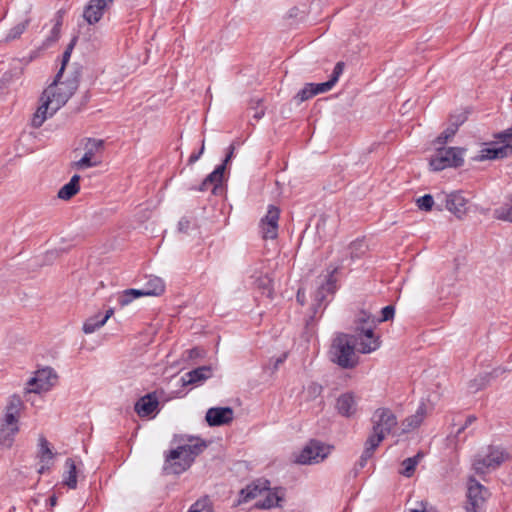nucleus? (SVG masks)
I'll return each instance as SVG.
<instances>
[{
	"label": "nucleus",
	"instance_id": "f8f14e48",
	"mask_svg": "<svg viewBox=\"0 0 512 512\" xmlns=\"http://www.w3.org/2000/svg\"><path fill=\"white\" fill-rule=\"evenodd\" d=\"M280 210L276 206H269L265 217L261 220V232L264 239H275L278 236V220Z\"/></svg>",
	"mask_w": 512,
	"mask_h": 512
},
{
	"label": "nucleus",
	"instance_id": "f03ea898",
	"mask_svg": "<svg viewBox=\"0 0 512 512\" xmlns=\"http://www.w3.org/2000/svg\"><path fill=\"white\" fill-rule=\"evenodd\" d=\"M357 345L353 341L351 334L340 333L332 342L330 348V358L332 362L344 369L354 368L358 363V357L355 353Z\"/></svg>",
	"mask_w": 512,
	"mask_h": 512
},
{
	"label": "nucleus",
	"instance_id": "cd10ccee",
	"mask_svg": "<svg viewBox=\"0 0 512 512\" xmlns=\"http://www.w3.org/2000/svg\"><path fill=\"white\" fill-rule=\"evenodd\" d=\"M65 467L67 471L63 476V483L70 489L77 487V468L72 458H67L65 461Z\"/></svg>",
	"mask_w": 512,
	"mask_h": 512
},
{
	"label": "nucleus",
	"instance_id": "2f4dec72",
	"mask_svg": "<svg viewBox=\"0 0 512 512\" xmlns=\"http://www.w3.org/2000/svg\"><path fill=\"white\" fill-rule=\"evenodd\" d=\"M145 293L142 289H126L118 295L117 301L121 307H125L134 299L145 296Z\"/></svg>",
	"mask_w": 512,
	"mask_h": 512
},
{
	"label": "nucleus",
	"instance_id": "0eeeda50",
	"mask_svg": "<svg viewBox=\"0 0 512 512\" xmlns=\"http://www.w3.org/2000/svg\"><path fill=\"white\" fill-rule=\"evenodd\" d=\"M330 450V446L311 440L296 456L295 462L302 465L319 463L329 455Z\"/></svg>",
	"mask_w": 512,
	"mask_h": 512
},
{
	"label": "nucleus",
	"instance_id": "c03bdc74",
	"mask_svg": "<svg viewBox=\"0 0 512 512\" xmlns=\"http://www.w3.org/2000/svg\"><path fill=\"white\" fill-rule=\"evenodd\" d=\"M395 314V308L393 305H388L382 308L381 310V318L377 320V322H385L393 319Z\"/></svg>",
	"mask_w": 512,
	"mask_h": 512
},
{
	"label": "nucleus",
	"instance_id": "bb28decb",
	"mask_svg": "<svg viewBox=\"0 0 512 512\" xmlns=\"http://www.w3.org/2000/svg\"><path fill=\"white\" fill-rule=\"evenodd\" d=\"M80 176L75 174L70 181L60 188L58 191V198L62 200H69L76 195L80 189L79 186Z\"/></svg>",
	"mask_w": 512,
	"mask_h": 512
},
{
	"label": "nucleus",
	"instance_id": "423d86ee",
	"mask_svg": "<svg viewBox=\"0 0 512 512\" xmlns=\"http://www.w3.org/2000/svg\"><path fill=\"white\" fill-rule=\"evenodd\" d=\"M376 322L369 325L355 327V334L351 335L357 345V350L362 354L374 352L381 346L380 336L375 335Z\"/></svg>",
	"mask_w": 512,
	"mask_h": 512
},
{
	"label": "nucleus",
	"instance_id": "a211bd4d",
	"mask_svg": "<svg viewBox=\"0 0 512 512\" xmlns=\"http://www.w3.org/2000/svg\"><path fill=\"white\" fill-rule=\"evenodd\" d=\"M382 435L374 434L371 432V434L368 436L367 440L364 444V450L360 456V459L358 461V466L360 468H364L367 464V461L372 458L375 450L379 447L380 443L384 440Z\"/></svg>",
	"mask_w": 512,
	"mask_h": 512
},
{
	"label": "nucleus",
	"instance_id": "20e7f679",
	"mask_svg": "<svg viewBox=\"0 0 512 512\" xmlns=\"http://www.w3.org/2000/svg\"><path fill=\"white\" fill-rule=\"evenodd\" d=\"M79 86V78L77 75L61 81L56 76L53 82L44 90V96H48L53 101L56 108L64 106L71 96L75 93Z\"/></svg>",
	"mask_w": 512,
	"mask_h": 512
},
{
	"label": "nucleus",
	"instance_id": "f704fd0d",
	"mask_svg": "<svg viewBox=\"0 0 512 512\" xmlns=\"http://www.w3.org/2000/svg\"><path fill=\"white\" fill-rule=\"evenodd\" d=\"M105 325V320L102 319V315L100 313L89 317L83 324V332L85 334H91L95 332L97 329L101 328Z\"/></svg>",
	"mask_w": 512,
	"mask_h": 512
},
{
	"label": "nucleus",
	"instance_id": "0e129e2a",
	"mask_svg": "<svg viewBox=\"0 0 512 512\" xmlns=\"http://www.w3.org/2000/svg\"><path fill=\"white\" fill-rule=\"evenodd\" d=\"M48 502H49L51 507L56 506V504H57V497H56V495L50 496L49 499H48Z\"/></svg>",
	"mask_w": 512,
	"mask_h": 512
},
{
	"label": "nucleus",
	"instance_id": "72a5a7b5",
	"mask_svg": "<svg viewBox=\"0 0 512 512\" xmlns=\"http://www.w3.org/2000/svg\"><path fill=\"white\" fill-rule=\"evenodd\" d=\"M494 216L498 220L512 223V194L508 196L506 202L502 206L495 209Z\"/></svg>",
	"mask_w": 512,
	"mask_h": 512
},
{
	"label": "nucleus",
	"instance_id": "f257e3e1",
	"mask_svg": "<svg viewBox=\"0 0 512 512\" xmlns=\"http://www.w3.org/2000/svg\"><path fill=\"white\" fill-rule=\"evenodd\" d=\"M206 444L197 440L194 443L180 445L165 457L164 471L168 474H181L194 462L196 456L203 452Z\"/></svg>",
	"mask_w": 512,
	"mask_h": 512
},
{
	"label": "nucleus",
	"instance_id": "9d476101",
	"mask_svg": "<svg viewBox=\"0 0 512 512\" xmlns=\"http://www.w3.org/2000/svg\"><path fill=\"white\" fill-rule=\"evenodd\" d=\"M488 495L487 488L471 477L468 481L466 511L482 512Z\"/></svg>",
	"mask_w": 512,
	"mask_h": 512
},
{
	"label": "nucleus",
	"instance_id": "4468645a",
	"mask_svg": "<svg viewBox=\"0 0 512 512\" xmlns=\"http://www.w3.org/2000/svg\"><path fill=\"white\" fill-rule=\"evenodd\" d=\"M113 0H90L83 12V18L90 25L100 21L105 9Z\"/></svg>",
	"mask_w": 512,
	"mask_h": 512
},
{
	"label": "nucleus",
	"instance_id": "09e8293b",
	"mask_svg": "<svg viewBox=\"0 0 512 512\" xmlns=\"http://www.w3.org/2000/svg\"><path fill=\"white\" fill-rule=\"evenodd\" d=\"M204 149H205V141L202 140V144H201V148L198 152H193L189 159H188V164L189 165H192L194 164L196 161L199 160V158L201 157V155L204 153Z\"/></svg>",
	"mask_w": 512,
	"mask_h": 512
},
{
	"label": "nucleus",
	"instance_id": "aec40b11",
	"mask_svg": "<svg viewBox=\"0 0 512 512\" xmlns=\"http://www.w3.org/2000/svg\"><path fill=\"white\" fill-rule=\"evenodd\" d=\"M24 407V403L20 396L12 395L8 399V403L5 408L4 420L8 422V424H13V422L19 421L20 412Z\"/></svg>",
	"mask_w": 512,
	"mask_h": 512
},
{
	"label": "nucleus",
	"instance_id": "338daca9",
	"mask_svg": "<svg viewBox=\"0 0 512 512\" xmlns=\"http://www.w3.org/2000/svg\"><path fill=\"white\" fill-rule=\"evenodd\" d=\"M263 115H264V111L260 110V111H256L253 117L255 119L259 120V119H261L263 117Z\"/></svg>",
	"mask_w": 512,
	"mask_h": 512
},
{
	"label": "nucleus",
	"instance_id": "2eb2a0df",
	"mask_svg": "<svg viewBox=\"0 0 512 512\" xmlns=\"http://www.w3.org/2000/svg\"><path fill=\"white\" fill-rule=\"evenodd\" d=\"M335 408L337 412L346 418L354 416L357 412V399L353 392L341 394L337 400Z\"/></svg>",
	"mask_w": 512,
	"mask_h": 512
},
{
	"label": "nucleus",
	"instance_id": "37998d69",
	"mask_svg": "<svg viewBox=\"0 0 512 512\" xmlns=\"http://www.w3.org/2000/svg\"><path fill=\"white\" fill-rule=\"evenodd\" d=\"M376 322L372 315L366 311H361L355 320L356 326L369 325Z\"/></svg>",
	"mask_w": 512,
	"mask_h": 512
},
{
	"label": "nucleus",
	"instance_id": "774afa93",
	"mask_svg": "<svg viewBox=\"0 0 512 512\" xmlns=\"http://www.w3.org/2000/svg\"><path fill=\"white\" fill-rule=\"evenodd\" d=\"M189 354H190V357L197 355L198 354L197 348H193V349L189 350Z\"/></svg>",
	"mask_w": 512,
	"mask_h": 512
},
{
	"label": "nucleus",
	"instance_id": "393cba45",
	"mask_svg": "<svg viewBox=\"0 0 512 512\" xmlns=\"http://www.w3.org/2000/svg\"><path fill=\"white\" fill-rule=\"evenodd\" d=\"M19 431L18 422L8 424L4 419L0 425V445L11 447L14 442L15 435Z\"/></svg>",
	"mask_w": 512,
	"mask_h": 512
},
{
	"label": "nucleus",
	"instance_id": "e2e57ef3",
	"mask_svg": "<svg viewBox=\"0 0 512 512\" xmlns=\"http://www.w3.org/2000/svg\"><path fill=\"white\" fill-rule=\"evenodd\" d=\"M114 314V309L113 308H110L106 311L105 315L102 316V319L105 320V323L107 322V320Z\"/></svg>",
	"mask_w": 512,
	"mask_h": 512
},
{
	"label": "nucleus",
	"instance_id": "ea45409f",
	"mask_svg": "<svg viewBox=\"0 0 512 512\" xmlns=\"http://www.w3.org/2000/svg\"><path fill=\"white\" fill-rule=\"evenodd\" d=\"M416 204L420 210L428 212V211H431V209L434 205V199H433L432 195L425 194L424 196L419 197L416 200Z\"/></svg>",
	"mask_w": 512,
	"mask_h": 512
},
{
	"label": "nucleus",
	"instance_id": "4be33fe9",
	"mask_svg": "<svg viewBox=\"0 0 512 512\" xmlns=\"http://www.w3.org/2000/svg\"><path fill=\"white\" fill-rule=\"evenodd\" d=\"M212 376V369L210 366H201L193 369L182 377L183 385H193L201 383Z\"/></svg>",
	"mask_w": 512,
	"mask_h": 512
},
{
	"label": "nucleus",
	"instance_id": "473e14b6",
	"mask_svg": "<svg viewBox=\"0 0 512 512\" xmlns=\"http://www.w3.org/2000/svg\"><path fill=\"white\" fill-rule=\"evenodd\" d=\"M423 453L418 452L415 456L406 458L402 462L403 469L400 471V474H402L405 477H411L416 469V466L420 462V460L423 458Z\"/></svg>",
	"mask_w": 512,
	"mask_h": 512
},
{
	"label": "nucleus",
	"instance_id": "79ce46f5",
	"mask_svg": "<svg viewBox=\"0 0 512 512\" xmlns=\"http://www.w3.org/2000/svg\"><path fill=\"white\" fill-rule=\"evenodd\" d=\"M365 248L366 245L363 240L353 241L349 246L351 258L359 257L365 252Z\"/></svg>",
	"mask_w": 512,
	"mask_h": 512
},
{
	"label": "nucleus",
	"instance_id": "6ab92c4d",
	"mask_svg": "<svg viewBox=\"0 0 512 512\" xmlns=\"http://www.w3.org/2000/svg\"><path fill=\"white\" fill-rule=\"evenodd\" d=\"M446 208L461 218L467 211V200L460 192H453L446 196Z\"/></svg>",
	"mask_w": 512,
	"mask_h": 512
},
{
	"label": "nucleus",
	"instance_id": "603ef678",
	"mask_svg": "<svg viewBox=\"0 0 512 512\" xmlns=\"http://www.w3.org/2000/svg\"><path fill=\"white\" fill-rule=\"evenodd\" d=\"M476 421V417L474 415H469L467 418H466V421H465V424L463 426H461L457 432H456V436H458L459 434H461L468 426H470L472 423H474Z\"/></svg>",
	"mask_w": 512,
	"mask_h": 512
},
{
	"label": "nucleus",
	"instance_id": "a19ab883",
	"mask_svg": "<svg viewBox=\"0 0 512 512\" xmlns=\"http://www.w3.org/2000/svg\"><path fill=\"white\" fill-rule=\"evenodd\" d=\"M222 180L218 178L217 175H215L213 172H211L202 182V184L199 187L200 191H205L208 189V185H213L214 190L221 185Z\"/></svg>",
	"mask_w": 512,
	"mask_h": 512
},
{
	"label": "nucleus",
	"instance_id": "4d7b16f0",
	"mask_svg": "<svg viewBox=\"0 0 512 512\" xmlns=\"http://www.w3.org/2000/svg\"><path fill=\"white\" fill-rule=\"evenodd\" d=\"M286 358H287V354L286 353H284L280 357L276 358L275 362L273 364V369L277 370L278 367L286 360Z\"/></svg>",
	"mask_w": 512,
	"mask_h": 512
},
{
	"label": "nucleus",
	"instance_id": "b1692460",
	"mask_svg": "<svg viewBox=\"0 0 512 512\" xmlns=\"http://www.w3.org/2000/svg\"><path fill=\"white\" fill-rule=\"evenodd\" d=\"M269 481L264 479H258L247 485L246 488L241 490V497L243 501L247 502L254 499L262 494L265 490H268Z\"/></svg>",
	"mask_w": 512,
	"mask_h": 512
},
{
	"label": "nucleus",
	"instance_id": "13d9d810",
	"mask_svg": "<svg viewBox=\"0 0 512 512\" xmlns=\"http://www.w3.org/2000/svg\"><path fill=\"white\" fill-rule=\"evenodd\" d=\"M234 149H235V148H234V146H233V145H230V146H229V148H228V153H227V155H226V157H225V159H224V161H223L224 163H226V164H227V163L232 159V157H233V153H234Z\"/></svg>",
	"mask_w": 512,
	"mask_h": 512
},
{
	"label": "nucleus",
	"instance_id": "c756f323",
	"mask_svg": "<svg viewBox=\"0 0 512 512\" xmlns=\"http://www.w3.org/2000/svg\"><path fill=\"white\" fill-rule=\"evenodd\" d=\"M165 286L163 281L158 277L150 278L142 288L145 296H158L164 292Z\"/></svg>",
	"mask_w": 512,
	"mask_h": 512
},
{
	"label": "nucleus",
	"instance_id": "680f3d73",
	"mask_svg": "<svg viewBox=\"0 0 512 512\" xmlns=\"http://www.w3.org/2000/svg\"><path fill=\"white\" fill-rule=\"evenodd\" d=\"M309 389L313 392V393H317L319 394L322 390V387L320 385H317L315 383H313L312 385L309 386Z\"/></svg>",
	"mask_w": 512,
	"mask_h": 512
},
{
	"label": "nucleus",
	"instance_id": "de8ad7c7",
	"mask_svg": "<svg viewBox=\"0 0 512 512\" xmlns=\"http://www.w3.org/2000/svg\"><path fill=\"white\" fill-rule=\"evenodd\" d=\"M188 512H210L209 508H206L205 501H196L189 509Z\"/></svg>",
	"mask_w": 512,
	"mask_h": 512
},
{
	"label": "nucleus",
	"instance_id": "9b49d317",
	"mask_svg": "<svg viewBox=\"0 0 512 512\" xmlns=\"http://www.w3.org/2000/svg\"><path fill=\"white\" fill-rule=\"evenodd\" d=\"M56 382L57 375L52 368L46 367L40 369L35 373V376L28 381L29 388L27 392L41 393L48 391Z\"/></svg>",
	"mask_w": 512,
	"mask_h": 512
},
{
	"label": "nucleus",
	"instance_id": "052dcab7",
	"mask_svg": "<svg viewBox=\"0 0 512 512\" xmlns=\"http://www.w3.org/2000/svg\"><path fill=\"white\" fill-rule=\"evenodd\" d=\"M51 465H52V464L41 463V465H40V467H39V469H38V473H39V474H43V473H45L47 470H49V469H50V466H51Z\"/></svg>",
	"mask_w": 512,
	"mask_h": 512
},
{
	"label": "nucleus",
	"instance_id": "f3484780",
	"mask_svg": "<svg viewBox=\"0 0 512 512\" xmlns=\"http://www.w3.org/2000/svg\"><path fill=\"white\" fill-rule=\"evenodd\" d=\"M158 405L159 401L156 394L149 393L135 403V411L140 417H148L157 409Z\"/></svg>",
	"mask_w": 512,
	"mask_h": 512
},
{
	"label": "nucleus",
	"instance_id": "c85d7f7f",
	"mask_svg": "<svg viewBox=\"0 0 512 512\" xmlns=\"http://www.w3.org/2000/svg\"><path fill=\"white\" fill-rule=\"evenodd\" d=\"M481 159H502L512 153V146L502 145L499 147L486 148L483 151Z\"/></svg>",
	"mask_w": 512,
	"mask_h": 512
},
{
	"label": "nucleus",
	"instance_id": "a18cd8bd",
	"mask_svg": "<svg viewBox=\"0 0 512 512\" xmlns=\"http://www.w3.org/2000/svg\"><path fill=\"white\" fill-rule=\"evenodd\" d=\"M60 33H61V29L53 26V28L51 29L50 35L44 41V45L50 46L51 44L57 42L58 39L60 38Z\"/></svg>",
	"mask_w": 512,
	"mask_h": 512
},
{
	"label": "nucleus",
	"instance_id": "6e6d98bb",
	"mask_svg": "<svg viewBox=\"0 0 512 512\" xmlns=\"http://www.w3.org/2000/svg\"><path fill=\"white\" fill-rule=\"evenodd\" d=\"M226 163H222L221 165H218L215 170L213 171V173L215 175L218 176V178H220L221 180L223 179V175H224V171H225V168H226Z\"/></svg>",
	"mask_w": 512,
	"mask_h": 512
},
{
	"label": "nucleus",
	"instance_id": "69168bd1",
	"mask_svg": "<svg viewBox=\"0 0 512 512\" xmlns=\"http://www.w3.org/2000/svg\"><path fill=\"white\" fill-rule=\"evenodd\" d=\"M75 42H76V38H73L72 41L66 47L65 51H68L69 53H72V50H73L74 45H75Z\"/></svg>",
	"mask_w": 512,
	"mask_h": 512
},
{
	"label": "nucleus",
	"instance_id": "c9c22d12",
	"mask_svg": "<svg viewBox=\"0 0 512 512\" xmlns=\"http://www.w3.org/2000/svg\"><path fill=\"white\" fill-rule=\"evenodd\" d=\"M463 123V120L451 123L435 140L436 144L444 145L449 139H451L457 132L459 126Z\"/></svg>",
	"mask_w": 512,
	"mask_h": 512
},
{
	"label": "nucleus",
	"instance_id": "7c9ffc66",
	"mask_svg": "<svg viewBox=\"0 0 512 512\" xmlns=\"http://www.w3.org/2000/svg\"><path fill=\"white\" fill-rule=\"evenodd\" d=\"M38 458L40 463L52 464L54 454L50 449L49 442L44 436L39 437V451Z\"/></svg>",
	"mask_w": 512,
	"mask_h": 512
},
{
	"label": "nucleus",
	"instance_id": "58836bf2",
	"mask_svg": "<svg viewBox=\"0 0 512 512\" xmlns=\"http://www.w3.org/2000/svg\"><path fill=\"white\" fill-rule=\"evenodd\" d=\"M315 96L311 83H307L294 97L297 103H302Z\"/></svg>",
	"mask_w": 512,
	"mask_h": 512
},
{
	"label": "nucleus",
	"instance_id": "5fc2aeb1",
	"mask_svg": "<svg viewBox=\"0 0 512 512\" xmlns=\"http://www.w3.org/2000/svg\"><path fill=\"white\" fill-rule=\"evenodd\" d=\"M226 163H222L221 165H218L215 170L213 171V173L215 175L218 176V178H220L221 180L223 179V175H224V171H225V168H226Z\"/></svg>",
	"mask_w": 512,
	"mask_h": 512
},
{
	"label": "nucleus",
	"instance_id": "7ed1b4c3",
	"mask_svg": "<svg viewBox=\"0 0 512 512\" xmlns=\"http://www.w3.org/2000/svg\"><path fill=\"white\" fill-rule=\"evenodd\" d=\"M510 459V454L500 446L489 445L481 453L475 455L472 467L476 474L484 475L498 469Z\"/></svg>",
	"mask_w": 512,
	"mask_h": 512
},
{
	"label": "nucleus",
	"instance_id": "1a4fd4ad",
	"mask_svg": "<svg viewBox=\"0 0 512 512\" xmlns=\"http://www.w3.org/2000/svg\"><path fill=\"white\" fill-rule=\"evenodd\" d=\"M104 140L87 138L84 144L85 153L83 157L74 163L76 169H85L95 167L100 164L101 160L96 159L98 154L104 150Z\"/></svg>",
	"mask_w": 512,
	"mask_h": 512
},
{
	"label": "nucleus",
	"instance_id": "dca6fc26",
	"mask_svg": "<svg viewBox=\"0 0 512 512\" xmlns=\"http://www.w3.org/2000/svg\"><path fill=\"white\" fill-rule=\"evenodd\" d=\"M41 101L42 104L38 107L31 120V124L34 128L41 127L48 116H52L60 109L56 108L52 104L53 101L49 99L48 96H44V93L41 96Z\"/></svg>",
	"mask_w": 512,
	"mask_h": 512
},
{
	"label": "nucleus",
	"instance_id": "ddd939ff",
	"mask_svg": "<svg viewBox=\"0 0 512 512\" xmlns=\"http://www.w3.org/2000/svg\"><path fill=\"white\" fill-rule=\"evenodd\" d=\"M234 411L230 407H212L206 412V421L209 426H222L232 422Z\"/></svg>",
	"mask_w": 512,
	"mask_h": 512
},
{
	"label": "nucleus",
	"instance_id": "a878e982",
	"mask_svg": "<svg viewBox=\"0 0 512 512\" xmlns=\"http://www.w3.org/2000/svg\"><path fill=\"white\" fill-rule=\"evenodd\" d=\"M426 416V406L421 404L415 414L407 417L402 422V432L408 433L416 428H418L423 422Z\"/></svg>",
	"mask_w": 512,
	"mask_h": 512
},
{
	"label": "nucleus",
	"instance_id": "412c9836",
	"mask_svg": "<svg viewBox=\"0 0 512 512\" xmlns=\"http://www.w3.org/2000/svg\"><path fill=\"white\" fill-rule=\"evenodd\" d=\"M266 496L263 500L256 503V507L260 509H270L273 507H279L280 502L284 498V489L281 487L265 490Z\"/></svg>",
	"mask_w": 512,
	"mask_h": 512
},
{
	"label": "nucleus",
	"instance_id": "5701e85b",
	"mask_svg": "<svg viewBox=\"0 0 512 512\" xmlns=\"http://www.w3.org/2000/svg\"><path fill=\"white\" fill-rule=\"evenodd\" d=\"M343 70H344V62L340 61V62L336 63V65L333 69L332 75L328 81L323 82V83H317V84L311 83V85L313 87V91H315V95L320 94V93H325V92L331 90L332 87L338 81L341 74L343 73Z\"/></svg>",
	"mask_w": 512,
	"mask_h": 512
},
{
	"label": "nucleus",
	"instance_id": "4c0bfd02",
	"mask_svg": "<svg viewBox=\"0 0 512 512\" xmlns=\"http://www.w3.org/2000/svg\"><path fill=\"white\" fill-rule=\"evenodd\" d=\"M29 23H30V19L27 18L24 21L13 26L6 35V38H5L6 41H12V40L18 39L24 33V31L27 29Z\"/></svg>",
	"mask_w": 512,
	"mask_h": 512
},
{
	"label": "nucleus",
	"instance_id": "8fccbe9b",
	"mask_svg": "<svg viewBox=\"0 0 512 512\" xmlns=\"http://www.w3.org/2000/svg\"><path fill=\"white\" fill-rule=\"evenodd\" d=\"M191 226V220L187 217H183L178 222V229L180 232H187Z\"/></svg>",
	"mask_w": 512,
	"mask_h": 512
},
{
	"label": "nucleus",
	"instance_id": "39448f33",
	"mask_svg": "<svg viewBox=\"0 0 512 512\" xmlns=\"http://www.w3.org/2000/svg\"><path fill=\"white\" fill-rule=\"evenodd\" d=\"M465 149L459 147H437L430 159V166L434 171H441L448 167H460L464 163Z\"/></svg>",
	"mask_w": 512,
	"mask_h": 512
},
{
	"label": "nucleus",
	"instance_id": "49530a36",
	"mask_svg": "<svg viewBox=\"0 0 512 512\" xmlns=\"http://www.w3.org/2000/svg\"><path fill=\"white\" fill-rule=\"evenodd\" d=\"M70 57H71V53H69L68 51H64V53L62 55L61 67H60L59 71L56 74L57 80L62 78L63 72L65 70V67H66L67 63L70 60Z\"/></svg>",
	"mask_w": 512,
	"mask_h": 512
},
{
	"label": "nucleus",
	"instance_id": "e433bc0d",
	"mask_svg": "<svg viewBox=\"0 0 512 512\" xmlns=\"http://www.w3.org/2000/svg\"><path fill=\"white\" fill-rule=\"evenodd\" d=\"M337 271V268H333L326 277L325 283H322L319 289H323V291L327 295H333L337 290L336 278L334 277V273Z\"/></svg>",
	"mask_w": 512,
	"mask_h": 512
},
{
	"label": "nucleus",
	"instance_id": "864d4df0",
	"mask_svg": "<svg viewBox=\"0 0 512 512\" xmlns=\"http://www.w3.org/2000/svg\"><path fill=\"white\" fill-rule=\"evenodd\" d=\"M64 13H65V12H64L63 10H59V11L56 13V15H55V19H54V21H55L54 26H55V27H58V28H60V29H61L62 24H63V16H64Z\"/></svg>",
	"mask_w": 512,
	"mask_h": 512
},
{
	"label": "nucleus",
	"instance_id": "3c124183",
	"mask_svg": "<svg viewBox=\"0 0 512 512\" xmlns=\"http://www.w3.org/2000/svg\"><path fill=\"white\" fill-rule=\"evenodd\" d=\"M327 296L328 295L323 291V289L318 288L314 294V300L318 306H321Z\"/></svg>",
	"mask_w": 512,
	"mask_h": 512
},
{
	"label": "nucleus",
	"instance_id": "6e6552de",
	"mask_svg": "<svg viewBox=\"0 0 512 512\" xmlns=\"http://www.w3.org/2000/svg\"><path fill=\"white\" fill-rule=\"evenodd\" d=\"M372 433L382 435L385 438L396 427L398 421L396 415L389 408H378L371 418Z\"/></svg>",
	"mask_w": 512,
	"mask_h": 512
},
{
	"label": "nucleus",
	"instance_id": "bf43d9fd",
	"mask_svg": "<svg viewBox=\"0 0 512 512\" xmlns=\"http://www.w3.org/2000/svg\"><path fill=\"white\" fill-rule=\"evenodd\" d=\"M500 138H503L504 140L507 138H512V126L505 130L504 132H502L500 134Z\"/></svg>",
	"mask_w": 512,
	"mask_h": 512
}]
</instances>
